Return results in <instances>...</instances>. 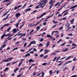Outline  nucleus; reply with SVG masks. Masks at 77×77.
<instances>
[{"label": "nucleus", "mask_w": 77, "mask_h": 77, "mask_svg": "<svg viewBox=\"0 0 77 77\" xmlns=\"http://www.w3.org/2000/svg\"><path fill=\"white\" fill-rule=\"evenodd\" d=\"M43 2L42 3H41L39 4V5H44V4H45V3H47V0H46L45 1V0H44L41 2Z\"/></svg>", "instance_id": "obj_3"}, {"label": "nucleus", "mask_w": 77, "mask_h": 77, "mask_svg": "<svg viewBox=\"0 0 77 77\" xmlns=\"http://www.w3.org/2000/svg\"><path fill=\"white\" fill-rule=\"evenodd\" d=\"M7 19L6 18V17H5V18L3 19L2 20H3V21H5V20H6Z\"/></svg>", "instance_id": "obj_59"}, {"label": "nucleus", "mask_w": 77, "mask_h": 77, "mask_svg": "<svg viewBox=\"0 0 77 77\" xmlns=\"http://www.w3.org/2000/svg\"><path fill=\"white\" fill-rule=\"evenodd\" d=\"M23 63V61H21L20 63L18 65V67H20V66H21V65Z\"/></svg>", "instance_id": "obj_9"}, {"label": "nucleus", "mask_w": 77, "mask_h": 77, "mask_svg": "<svg viewBox=\"0 0 77 77\" xmlns=\"http://www.w3.org/2000/svg\"><path fill=\"white\" fill-rule=\"evenodd\" d=\"M47 38H51V39H52V37L49 34H48L47 35Z\"/></svg>", "instance_id": "obj_10"}, {"label": "nucleus", "mask_w": 77, "mask_h": 77, "mask_svg": "<svg viewBox=\"0 0 77 77\" xmlns=\"http://www.w3.org/2000/svg\"><path fill=\"white\" fill-rule=\"evenodd\" d=\"M68 36H72V34L70 33L69 34H68Z\"/></svg>", "instance_id": "obj_64"}, {"label": "nucleus", "mask_w": 77, "mask_h": 77, "mask_svg": "<svg viewBox=\"0 0 77 77\" xmlns=\"http://www.w3.org/2000/svg\"><path fill=\"white\" fill-rule=\"evenodd\" d=\"M65 44H66V43L65 42H64L62 44L60 45V46H63L64 45H65Z\"/></svg>", "instance_id": "obj_33"}, {"label": "nucleus", "mask_w": 77, "mask_h": 77, "mask_svg": "<svg viewBox=\"0 0 77 77\" xmlns=\"http://www.w3.org/2000/svg\"><path fill=\"white\" fill-rule=\"evenodd\" d=\"M74 68H75V66H73L72 68V71H74Z\"/></svg>", "instance_id": "obj_60"}, {"label": "nucleus", "mask_w": 77, "mask_h": 77, "mask_svg": "<svg viewBox=\"0 0 77 77\" xmlns=\"http://www.w3.org/2000/svg\"><path fill=\"white\" fill-rule=\"evenodd\" d=\"M70 57H71V56H70L68 57L67 58L65 59V60H68V59H69Z\"/></svg>", "instance_id": "obj_27"}, {"label": "nucleus", "mask_w": 77, "mask_h": 77, "mask_svg": "<svg viewBox=\"0 0 77 77\" xmlns=\"http://www.w3.org/2000/svg\"><path fill=\"white\" fill-rule=\"evenodd\" d=\"M43 25H44V26H45V25H47V22H45L43 23Z\"/></svg>", "instance_id": "obj_44"}, {"label": "nucleus", "mask_w": 77, "mask_h": 77, "mask_svg": "<svg viewBox=\"0 0 77 77\" xmlns=\"http://www.w3.org/2000/svg\"><path fill=\"white\" fill-rule=\"evenodd\" d=\"M76 7H77V5L73 6L70 8V9H74V8H75Z\"/></svg>", "instance_id": "obj_6"}, {"label": "nucleus", "mask_w": 77, "mask_h": 77, "mask_svg": "<svg viewBox=\"0 0 77 77\" xmlns=\"http://www.w3.org/2000/svg\"><path fill=\"white\" fill-rule=\"evenodd\" d=\"M21 14L20 13H17L15 15V16H16V18H18L19 17V16H20Z\"/></svg>", "instance_id": "obj_5"}, {"label": "nucleus", "mask_w": 77, "mask_h": 77, "mask_svg": "<svg viewBox=\"0 0 77 77\" xmlns=\"http://www.w3.org/2000/svg\"><path fill=\"white\" fill-rule=\"evenodd\" d=\"M49 45H50V42H48L46 43V47H48Z\"/></svg>", "instance_id": "obj_8"}, {"label": "nucleus", "mask_w": 77, "mask_h": 77, "mask_svg": "<svg viewBox=\"0 0 77 77\" xmlns=\"http://www.w3.org/2000/svg\"><path fill=\"white\" fill-rule=\"evenodd\" d=\"M35 62V61L33 60V59H30L29 60V62Z\"/></svg>", "instance_id": "obj_11"}, {"label": "nucleus", "mask_w": 77, "mask_h": 77, "mask_svg": "<svg viewBox=\"0 0 77 77\" xmlns=\"http://www.w3.org/2000/svg\"><path fill=\"white\" fill-rule=\"evenodd\" d=\"M26 33H25L24 34H22L21 35V36L22 37V36H26Z\"/></svg>", "instance_id": "obj_31"}, {"label": "nucleus", "mask_w": 77, "mask_h": 77, "mask_svg": "<svg viewBox=\"0 0 77 77\" xmlns=\"http://www.w3.org/2000/svg\"><path fill=\"white\" fill-rule=\"evenodd\" d=\"M5 43H4V45H2L1 47V48H4V47H6V45H5Z\"/></svg>", "instance_id": "obj_28"}, {"label": "nucleus", "mask_w": 77, "mask_h": 77, "mask_svg": "<svg viewBox=\"0 0 77 77\" xmlns=\"http://www.w3.org/2000/svg\"><path fill=\"white\" fill-rule=\"evenodd\" d=\"M44 51L45 52L44 53L45 54H47V53H48V52H49V50H47V49H46Z\"/></svg>", "instance_id": "obj_7"}, {"label": "nucleus", "mask_w": 77, "mask_h": 77, "mask_svg": "<svg viewBox=\"0 0 77 77\" xmlns=\"http://www.w3.org/2000/svg\"><path fill=\"white\" fill-rule=\"evenodd\" d=\"M56 59H57V57H55L54 59V60H52L53 61H54V62H55V61H56Z\"/></svg>", "instance_id": "obj_25"}, {"label": "nucleus", "mask_w": 77, "mask_h": 77, "mask_svg": "<svg viewBox=\"0 0 77 77\" xmlns=\"http://www.w3.org/2000/svg\"><path fill=\"white\" fill-rule=\"evenodd\" d=\"M10 64L11 63H7V64L6 66H8V65H10Z\"/></svg>", "instance_id": "obj_56"}, {"label": "nucleus", "mask_w": 77, "mask_h": 77, "mask_svg": "<svg viewBox=\"0 0 77 77\" xmlns=\"http://www.w3.org/2000/svg\"><path fill=\"white\" fill-rule=\"evenodd\" d=\"M44 14H45V13H44L42 15L40 16V17H39V18H40L42 17L44 15Z\"/></svg>", "instance_id": "obj_13"}, {"label": "nucleus", "mask_w": 77, "mask_h": 77, "mask_svg": "<svg viewBox=\"0 0 77 77\" xmlns=\"http://www.w3.org/2000/svg\"><path fill=\"white\" fill-rule=\"evenodd\" d=\"M12 3V2H10V3H8V4H7V5L6 6H8V5H11V3Z\"/></svg>", "instance_id": "obj_38"}, {"label": "nucleus", "mask_w": 77, "mask_h": 77, "mask_svg": "<svg viewBox=\"0 0 77 77\" xmlns=\"http://www.w3.org/2000/svg\"><path fill=\"white\" fill-rule=\"evenodd\" d=\"M45 74V73H44V72L42 73V77H44V75Z\"/></svg>", "instance_id": "obj_58"}, {"label": "nucleus", "mask_w": 77, "mask_h": 77, "mask_svg": "<svg viewBox=\"0 0 77 77\" xmlns=\"http://www.w3.org/2000/svg\"><path fill=\"white\" fill-rule=\"evenodd\" d=\"M26 45H27V43H25L23 47H25Z\"/></svg>", "instance_id": "obj_49"}, {"label": "nucleus", "mask_w": 77, "mask_h": 77, "mask_svg": "<svg viewBox=\"0 0 77 77\" xmlns=\"http://www.w3.org/2000/svg\"><path fill=\"white\" fill-rule=\"evenodd\" d=\"M31 11V9L30 8H28L25 10V11Z\"/></svg>", "instance_id": "obj_24"}, {"label": "nucleus", "mask_w": 77, "mask_h": 77, "mask_svg": "<svg viewBox=\"0 0 77 77\" xmlns=\"http://www.w3.org/2000/svg\"><path fill=\"white\" fill-rule=\"evenodd\" d=\"M13 33H16L17 32V29H14L13 30Z\"/></svg>", "instance_id": "obj_12"}, {"label": "nucleus", "mask_w": 77, "mask_h": 77, "mask_svg": "<svg viewBox=\"0 0 77 77\" xmlns=\"http://www.w3.org/2000/svg\"><path fill=\"white\" fill-rule=\"evenodd\" d=\"M29 53H31V54H33L34 53V51H31L29 52Z\"/></svg>", "instance_id": "obj_51"}, {"label": "nucleus", "mask_w": 77, "mask_h": 77, "mask_svg": "<svg viewBox=\"0 0 77 77\" xmlns=\"http://www.w3.org/2000/svg\"><path fill=\"white\" fill-rule=\"evenodd\" d=\"M72 46H75L76 47H77V45H76L74 43H73L72 45Z\"/></svg>", "instance_id": "obj_22"}, {"label": "nucleus", "mask_w": 77, "mask_h": 77, "mask_svg": "<svg viewBox=\"0 0 77 77\" xmlns=\"http://www.w3.org/2000/svg\"><path fill=\"white\" fill-rule=\"evenodd\" d=\"M33 51H37V50H36V48H34L33 49Z\"/></svg>", "instance_id": "obj_50"}, {"label": "nucleus", "mask_w": 77, "mask_h": 77, "mask_svg": "<svg viewBox=\"0 0 77 77\" xmlns=\"http://www.w3.org/2000/svg\"><path fill=\"white\" fill-rule=\"evenodd\" d=\"M68 14V12H67L65 13V14H64L63 16H65V15H67Z\"/></svg>", "instance_id": "obj_36"}, {"label": "nucleus", "mask_w": 77, "mask_h": 77, "mask_svg": "<svg viewBox=\"0 0 77 77\" xmlns=\"http://www.w3.org/2000/svg\"><path fill=\"white\" fill-rule=\"evenodd\" d=\"M30 56V54L29 53H28L25 55V56L26 57H27V56Z\"/></svg>", "instance_id": "obj_14"}, {"label": "nucleus", "mask_w": 77, "mask_h": 77, "mask_svg": "<svg viewBox=\"0 0 77 77\" xmlns=\"http://www.w3.org/2000/svg\"><path fill=\"white\" fill-rule=\"evenodd\" d=\"M39 8V5H38L35 7V9H38Z\"/></svg>", "instance_id": "obj_62"}, {"label": "nucleus", "mask_w": 77, "mask_h": 77, "mask_svg": "<svg viewBox=\"0 0 77 77\" xmlns=\"http://www.w3.org/2000/svg\"><path fill=\"white\" fill-rule=\"evenodd\" d=\"M47 57H48V55H46L43 57V58H44V59H47Z\"/></svg>", "instance_id": "obj_37"}, {"label": "nucleus", "mask_w": 77, "mask_h": 77, "mask_svg": "<svg viewBox=\"0 0 77 77\" xmlns=\"http://www.w3.org/2000/svg\"><path fill=\"white\" fill-rule=\"evenodd\" d=\"M40 57H42L43 56H44V54H41L40 56Z\"/></svg>", "instance_id": "obj_55"}, {"label": "nucleus", "mask_w": 77, "mask_h": 77, "mask_svg": "<svg viewBox=\"0 0 77 77\" xmlns=\"http://www.w3.org/2000/svg\"><path fill=\"white\" fill-rule=\"evenodd\" d=\"M62 20H66V18L64 17L63 19H62Z\"/></svg>", "instance_id": "obj_54"}, {"label": "nucleus", "mask_w": 77, "mask_h": 77, "mask_svg": "<svg viewBox=\"0 0 77 77\" xmlns=\"http://www.w3.org/2000/svg\"><path fill=\"white\" fill-rule=\"evenodd\" d=\"M18 49V48L17 47L15 48H14L13 49L12 51H14V50H17Z\"/></svg>", "instance_id": "obj_45"}, {"label": "nucleus", "mask_w": 77, "mask_h": 77, "mask_svg": "<svg viewBox=\"0 0 77 77\" xmlns=\"http://www.w3.org/2000/svg\"><path fill=\"white\" fill-rule=\"evenodd\" d=\"M10 25V24L9 23H7L6 24H5L4 25V27H6V26H9Z\"/></svg>", "instance_id": "obj_19"}, {"label": "nucleus", "mask_w": 77, "mask_h": 77, "mask_svg": "<svg viewBox=\"0 0 77 77\" xmlns=\"http://www.w3.org/2000/svg\"><path fill=\"white\" fill-rule=\"evenodd\" d=\"M24 25V24H23V25H22L20 26V27L19 28V29H21V28H22V27H23V26Z\"/></svg>", "instance_id": "obj_53"}, {"label": "nucleus", "mask_w": 77, "mask_h": 77, "mask_svg": "<svg viewBox=\"0 0 77 77\" xmlns=\"http://www.w3.org/2000/svg\"><path fill=\"white\" fill-rule=\"evenodd\" d=\"M59 2H58L55 5V6H57L58 4H59Z\"/></svg>", "instance_id": "obj_57"}, {"label": "nucleus", "mask_w": 77, "mask_h": 77, "mask_svg": "<svg viewBox=\"0 0 77 77\" xmlns=\"http://www.w3.org/2000/svg\"><path fill=\"white\" fill-rule=\"evenodd\" d=\"M20 42H16L15 43V45H18V44H20Z\"/></svg>", "instance_id": "obj_30"}, {"label": "nucleus", "mask_w": 77, "mask_h": 77, "mask_svg": "<svg viewBox=\"0 0 77 77\" xmlns=\"http://www.w3.org/2000/svg\"><path fill=\"white\" fill-rule=\"evenodd\" d=\"M62 39H60L57 42V43H59V42H60V41H62Z\"/></svg>", "instance_id": "obj_52"}, {"label": "nucleus", "mask_w": 77, "mask_h": 77, "mask_svg": "<svg viewBox=\"0 0 77 77\" xmlns=\"http://www.w3.org/2000/svg\"><path fill=\"white\" fill-rule=\"evenodd\" d=\"M74 19H73L70 21L71 24H74Z\"/></svg>", "instance_id": "obj_16"}, {"label": "nucleus", "mask_w": 77, "mask_h": 77, "mask_svg": "<svg viewBox=\"0 0 77 77\" xmlns=\"http://www.w3.org/2000/svg\"><path fill=\"white\" fill-rule=\"evenodd\" d=\"M22 75V74H20L19 75H17V77H20Z\"/></svg>", "instance_id": "obj_61"}, {"label": "nucleus", "mask_w": 77, "mask_h": 77, "mask_svg": "<svg viewBox=\"0 0 77 77\" xmlns=\"http://www.w3.org/2000/svg\"><path fill=\"white\" fill-rule=\"evenodd\" d=\"M14 35V34H11V35H10L9 36H8V38H9L10 37H11V36H12Z\"/></svg>", "instance_id": "obj_41"}, {"label": "nucleus", "mask_w": 77, "mask_h": 77, "mask_svg": "<svg viewBox=\"0 0 77 77\" xmlns=\"http://www.w3.org/2000/svg\"><path fill=\"white\" fill-rule=\"evenodd\" d=\"M36 29H37V31H35L34 32V33H36V32H38V30H39V26H37Z\"/></svg>", "instance_id": "obj_15"}, {"label": "nucleus", "mask_w": 77, "mask_h": 77, "mask_svg": "<svg viewBox=\"0 0 77 77\" xmlns=\"http://www.w3.org/2000/svg\"><path fill=\"white\" fill-rule=\"evenodd\" d=\"M13 59V57H11V58H8L7 59V61L9 62V61H11Z\"/></svg>", "instance_id": "obj_4"}, {"label": "nucleus", "mask_w": 77, "mask_h": 77, "mask_svg": "<svg viewBox=\"0 0 77 77\" xmlns=\"http://www.w3.org/2000/svg\"><path fill=\"white\" fill-rule=\"evenodd\" d=\"M36 44V42L35 41L31 42L28 45V47H30L32 44Z\"/></svg>", "instance_id": "obj_2"}, {"label": "nucleus", "mask_w": 77, "mask_h": 77, "mask_svg": "<svg viewBox=\"0 0 77 77\" xmlns=\"http://www.w3.org/2000/svg\"><path fill=\"white\" fill-rule=\"evenodd\" d=\"M18 23H16L14 25V26H16V27H18Z\"/></svg>", "instance_id": "obj_29"}, {"label": "nucleus", "mask_w": 77, "mask_h": 77, "mask_svg": "<svg viewBox=\"0 0 77 77\" xmlns=\"http://www.w3.org/2000/svg\"><path fill=\"white\" fill-rule=\"evenodd\" d=\"M21 51L23 52V51H25V50H23V49H21L20 50Z\"/></svg>", "instance_id": "obj_63"}, {"label": "nucleus", "mask_w": 77, "mask_h": 77, "mask_svg": "<svg viewBox=\"0 0 77 77\" xmlns=\"http://www.w3.org/2000/svg\"><path fill=\"white\" fill-rule=\"evenodd\" d=\"M3 62H8V60L7 59V60H6V59H4L3 61H2Z\"/></svg>", "instance_id": "obj_32"}, {"label": "nucleus", "mask_w": 77, "mask_h": 77, "mask_svg": "<svg viewBox=\"0 0 77 77\" xmlns=\"http://www.w3.org/2000/svg\"><path fill=\"white\" fill-rule=\"evenodd\" d=\"M43 41H44V38H42L40 40V42H42Z\"/></svg>", "instance_id": "obj_46"}, {"label": "nucleus", "mask_w": 77, "mask_h": 77, "mask_svg": "<svg viewBox=\"0 0 77 77\" xmlns=\"http://www.w3.org/2000/svg\"><path fill=\"white\" fill-rule=\"evenodd\" d=\"M6 14H7V13H5L4 14H3L2 15V17H4V16H5V15H6Z\"/></svg>", "instance_id": "obj_40"}, {"label": "nucleus", "mask_w": 77, "mask_h": 77, "mask_svg": "<svg viewBox=\"0 0 77 77\" xmlns=\"http://www.w3.org/2000/svg\"><path fill=\"white\" fill-rule=\"evenodd\" d=\"M67 50H68V48H66L64 50L62 51H63V52H65V51H67Z\"/></svg>", "instance_id": "obj_21"}, {"label": "nucleus", "mask_w": 77, "mask_h": 77, "mask_svg": "<svg viewBox=\"0 0 77 77\" xmlns=\"http://www.w3.org/2000/svg\"><path fill=\"white\" fill-rule=\"evenodd\" d=\"M11 27H10L9 28H8L7 30V32H9V30H11Z\"/></svg>", "instance_id": "obj_17"}, {"label": "nucleus", "mask_w": 77, "mask_h": 77, "mask_svg": "<svg viewBox=\"0 0 77 77\" xmlns=\"http://www.w3.org/2000/svg\"><path fill=\"white\" fill-rule=\"evenodd\" d=\"M11 35V33H9L7 34H6V33H4L3 35L1 37V39H3V38L4 37H6V36H8L9 35Z\"/></svg>", "instance_id": "obj_1"}, {"label": "nucleus", "mask_w": 77, "mask_h": 77, "mask_svg": "<svg viewBox=\"0 0 77 77\" xmlns=\"http://www.w3.org/2000/svg\"><path fill=\"white\" fill-rule=\"evenodd\" d=\"M33 31H34V29H32L31 31L29 32V33L30 34H31V33H32V32H33Z\"/></svg>", "instance_id": "obj_43"}, {"label": "nucleus", "mask_w": 77, "mask_h": 77, "mask_svg": "<svg viewBox=\"0 0 77 77\" xmlns=\"http://www.w3.org/2000/svg\"><path fill=\"white\" fill-rule=\"evenodd\" d=\"M47 64L46 63H43L42 64V65H43V66H45L46 65H47Z\"/></svg>", "instance_id": "obj_42"}, {"label": "nucleus", "mask_w": 77, "mask_h": 77, "mask_svg": "<svg viewBox=\"0 0 77 77\" xmlns=\"http://www.w3.org/2000/svg\"><path fill=\"white\" fill-rule=\"evenodd\" d=\"M56 54V53L55 52H53L51 54V55H53V56H55Z\"/></svg>", "instance_id": "obj_23"}, {"label": "nucleus", "mask_w": 77, "mask_h": 77, "mask_svg": "<svg viewBox=\"0 0 77 77\" xmlns=\"http://www.w3.org/2000/svg\"><path fill=\"white\" fill-rule=\"evenodd\" d=\"M9 1H10V0H4L2 2V3H4V2H9Z\"/></svg>", "instance_id": "obj_18"}, {"label": "nucleus", "mask_w": 77, "mask_h": 77, "mask_svg": "<svg viewBox=\"0 0 77 77\" xmlns=\"http://www.w3.org/2000/svg\"><path fill=\"white\" fill-rule=\"evenodd\" d=\"M9 15H10L9 14H8L7 15L6 17H5L7 19H8V18Z\"/></svg>", "instance_id": "obj_39"}, {"label": "nucleus", "mask_w": 77, "mask_h": 77, "mask_svg": "<svg viewBox=\"0 0 77 77\" xmlns=\"http://www.w3.org/2000/svg\"><path fill=\"white\" fill-rule=\"evenodd\" d=\"M18 9V7H17L16 6H15V8L14 9V10H17Z\"/></svg>", "instance_id": "obj_34"}, {"label": "nucleus", "mask_w": 77, "mask_h": 77, "mask_svg": "<svg viewBox=\"0 0 77 77\" xmlns=\"http://www.w3.org/2000/svg\"><path fill=\"white\" fill-rule=\"evenodd\" d=\"M36 11H37V10H35V11H33V12H32L31 13V14H34V13H35V12H36Z\"/></svg>", "instance_id": "obj_48"}, {"label": "nucleus", "mask_w": 77, "mask_h": 77, "mask_svg": "<svg viewBox=\"0 0 77 77\" xmlns=\"http://www.w3.org/2000/svg\"><path fill=\"white\" fill-rule=\"evenodd\" d=\"M39 46H40V47H43V44L42 43H40L39 45Z\"/></svg>", "instance_id": "obj_35"}, {"label": "nucleus", "mask_w": 77, "mask_h": 77, "mask_svg": "<svg viewBox=\"0 0 77 77\" xmlns=\"http://www.w3.org/2000/svg\"><path fill=\"white\" fill-rule=\"evenodd\" d=\"M53 22L55 24H57V21H56V22H55L54 20L53 21Z\"/></svg>", "instance_id": "obj_47"}, {"label": "nucleus", "mask_w": 77, "mask_h": 77, "mask_svg": "<svg viewBox=\"0 0 77 77\" xmlns=\"http://www.w3.org/2000/svg\"><path fill=\"white\" fill-rule=\"evenodd\" d=\"M56 32L58 33V31H53V32H52V36H53V34H54V33H56Z\"/></svg>", "instance_id": "obj_20"}, {"label": "nucleus", "mask_w": 77, "mask_h": 77, "mask_svg": "<svg viewBox=\"0 0 77 77\" xmlns=\"http://www.w3.org/2000/svg\"><path fill=\"white\" fill-rule=\"evenodd\" d=\"M18 69H19L18 68H17L14 70V71L15 72L17 71Z\"/></svg>", "instance_id": "obj_26"}]
</instances>
